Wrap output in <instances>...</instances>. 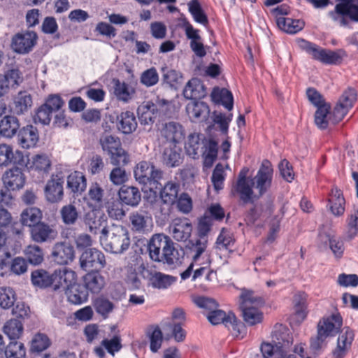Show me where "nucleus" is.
<instances>
[{
  "label": "nucleus",
  "instance_id": "1",
  "mask_svg": "<svg viewBox=\"0 0 358 358\" xmlns=\"http://www.w3.org/2000/svg\"><path fill=\"white\" fill-rule=\"evenodd\" d=\"M99 242L102 248L113 254H122L130 246V238L128 230L122 225L113 224L107 231H103L99 236Z\"/></svg>",
  "mask_w": 358,
  "mask_h": 358
},
{
  "label": "nucleus",
  "instance_id": "2",
  "mask_svg": "<svg viewBox=\"0 0 358 358\" xmlns=\"http://www.w3.org/2000/svg\"><path fill=\"white\" fill-rule=\"evenodd\" d=\"M134 177L140 184L148 186L152 190L158 188L159 181L163 178V171L150 162L142 161L138 163L134 171Z\"/></svg>",
  "mask_w": 358,
  "mask_h": 358
},
{
  "label": "nucleus",
  "instance_id": "3",
  "mask_svg": "<svg viewBox=\"0 0 358 358\" xmlns=\"http://www.w3.org/2000/svg\"><path fill=\"white\" fill-rule=\"evenodd\" d=\"M100 144L104 152L110 156L111 164L115 166L126 165L129 162V155L122 148L120 139L110 134H103Z\"/></svg>",
  "mask_w": 358,
  "mask_h": 358
},
{
  "label": "nucleus",
  "instance_id": "4",
  "mask_svg": "<svg viewBox=\"0 0 358 358\" xmlns=\"http://www.w3.org/2000/svg\"><path fill=\"white\" fill-rule=\"evenodd\" d=\"M338 2L334 10L329 12V17L341 26L348 24V17L352 21L358 22V6L353 3V0H336Z\"/></svg>",
  "mask_w": 358,
  "mask_h": 358
},
{
  "label": "nucleus",
  "instance_id": "5",
  "mask_svg": "<svg viewBox=\"0 0 358 358\" xmlns=\"http://www.w3.org/2000/svg\"><path fill=\"white\" fill-rule=\"evenodd\" d=\"M80 266L83 271H96L106 265L104 254L96 248L86 249L80 255Z\"/></svg>",
  "mask_w": 358,
  "mask_h": 358
},
{
  "label": "nucleus",
  "instance_id": "6",
  "mask_svg": "<svg viewBox=\"0 0 358 358\" xmlns=\"http://www.w3.org/2000/svg\"><path fill=\"white\" fill-rule=\"evenodd\" d=\"M38 36L35 31H26L15 34L11 41V48L15 52L25 55L36 45Z\"/></svg>",
  "mask_w": 358,
  "mask_h": 358
},
{
  "label": "nucleus",
  "instance_id": "7",
  "mask_svg": "<svg viewBox=\"0 0 358 358\" xmlns=\"http://www.w3.org/2000/svg\"><path fill=\"white\" fill-rule=\"evenodd\" d=\"M140 268H141L142 276L148 280L149 285L153 288L165 289L173 285L176 280V277L146 268L143 264Z\"/></svg>",
  "mask_w": 358,
  "mask_h": 358
},
{
  "label": "nucleus",
  "instance_id": "8",
  "mask_svg": "<svg viewBox=\"0 0 358 358\" xmlns=\"http://www.w3.org/2000/svg\"><path fill=\"white\" fill-rule=\"evenodd\" d=\"M273 168L268 160H264L253 179L255 188L258 189L260 195L264 194L270 188L273 178Z\"/></svg>",
  "mask_w": 358,
  "mask_h": 358
},
{
  "label": "nucleus",
  "instance_id": "9",
  "mask_svg": "<svg viewBox=\"0 0 358 358\" xmlns=\"http://www.w3.org/2000/svg\"><path fill=\"white\" fill-rule=\"evenodd\" d=\"M64 182L63 177L57 174H52L51 176L50 179L48 180L44 188L45 196L48 202L55 203L60 202L63 199Z\"/></svg>",
  "mask_w": 358,
  "mask_h": 358
},
{
  "label": "nucleus",
  "instance_id": "10",
  "mask_svg": "<svg viewBox=\"0 0 358 358\" xmlns=\"http://www.w3.org/2000/svg\"><path fill=\"white\" fill-rule=\"evenodd\" d=\"M76 280V272L66 267L55 269L52 273V286L55 291H64Z\"/></svg>",
  "mask_w": 358,
  "mask_h": 358
},
{
  "label": "nucleus",
  "instance_id": "11",
  "mask_svg": "<svg viewBox=\"0 0 358 358\" xmlns=\"http://www.w3.org/2000/svg\"><path fill=\"white\" fill-rule=\"evenodd\" d=\"M20 165L23 167L26 165L25 157L22 152L15 150L7 144H0V166H8L10 164Z\"/></svg>",
  "mask_w": 358,
  "mask_h": 358
},
{
  "label": "nucleus",
  "instance_id": "12",
  "mask_svg": "<svg viewBox=\"0 0 358 358\" xmlns=\"http://www.w3.org/2000/svg\"><path fill=\"white\" fill-rule=\"evenodd\" d=\"M85 224L88 227L89 231L94 234L103 236V231H107V218L104 214L100 212L90 211L85 216Z\"/></svg>",
  "mask_w": 358,
  "mask_h": 358
},
{
  "label": "nucleus",
  "instance_id": "13",
  "mask_svg": "<svg viewBox=\"0 0 358 358\" xmlns=\"http://www.w3.org/2000/svg\"><path fill=\"white\" fill-rule=\"evenodd\" d=\"M74 255L73 247L65 242L55 243L51 253L53 261L59 265H66L72 262Z\"/></svg>",
  "mask_w": 358,
  "mask_h": 358
},
{
  "label": "nucleus",
  "instance_id": "14",
  "mask_svg": "<svg viewBox=\"0 0 358 358\" xmlns=\"http://www.w3.org/2000/svg\"><path fill=\"white\" fill-rule=\"evenodd\" d=\"M155 236L158 237L159 242L162 243L160 251L164 255L165 263L169 266L176 264L179 260L178 252L171 238L163 234H155Z\"/></svg>",
  "mask_w": 358,
  "mask_h": 358
},
{
  "label": "nucleus",
  "instance_id": "15",
  "mask_svg": "<svg viewBox=\"0 0 358 358\" xmlns=\"http://www.w3.org/2000/svg\"><path fill=\"white\" fill-rule=\"evenodd\" d=\"M17 166L6 171L2 178L5 186L12 190L22 189L26 182L23 169Z\"/></svg>",
  "mask_w": 358,
  "mask_h": 358
},
{
  "label": "nucleus",
  "instance_id": "16",
  "mask_svg": "<svg viewBox=\"0 0 358 358\" xmlns=\"http://www.w3.org/2000/svg\"><path fill=\"white\" fill-rule=\"evenodd\" d=\"M170 231L176 241L185 242L191 236L192 224L187 218L175 219L170 226Z\"/></svg>",
  "mask_w": 358,
  "mask_h": 358
},
{
  "label": "nucleus",
  "instance_id": "17",
  "mask_svg": "<svg viewBox=\"0 0 358 358\" xmlns=\"http://www.w3.org/2000/svg\"><path fill=\"white\" fill-rule=\"evenodd\" d=\"M30 235L34 242L42 243L54 240L57 232L49 224L41 222L30 228Z\"/></svg>",
  "mask_w": 358,
  "mask_h": 358
},
{
  "label": "nucleus",
  "instance_id": "18",
  "mask_svg": "<svg viewBox=\"0 0 358 358\" xmlns=\"http://www.w3.org/2000/svg\"><path fill=\"white\" fill-rule=\"evenodd\" d=\"M343 324V320L339 314H333L327 318H324L317 325V331L320 334H323L327 338L334 336L339 332Z\"/></svg>",
  "mask_w": 358,
  "mask_h": 358
},
{
  "label": "nucleus",
  "instance_id": "19",
  "mask_svg": "<svg viewBox=\"0 0 358 358\" xmlns=\"http://www.w3.org/2000/svg\"><path fill=\"white\" fill-rule=\"evenodd\" d=\"M272 343L278 348L285 350L286 352L293 343V337L289 334V329L282 324H276L271 334Z\"/></svg>",
  "mask_w": 358,
  "mask_h": 358
},
{
  "label": "nucleus",
  "instance_id": "20",
  "mask_svg": "<svg viewBox=\"0 0 358 358\" xmlns=\"http://www.w3.org/2000/svg\"><path fill=\"white\" fill-rule=\"evenodd\" d=\"M17 137L18 144L25 149L35 147L39 140L38 129L33 125H27L21 128Z\"/></svg>",
  "mask_w": 358,
  "mask_h": 358
},
{
  "label": "nucleus",
  "instance_id": "21",
  "mask_svg": "<svg viewBox=\"0 0 358 358\" xmlns=\"http://www.w3.org/2000/svg\"><path fill=\"white\" fill-rule=\"evenodd\" d=\"M83 282L87 293L99 294L105 287L106 280L99 270L90 271L83 276Z\"/></svg>",
  "mask_w": 358,
  "mask_h": 358
},
{
  "label": "nucleus",
  "instance_id": "22",
  "mask_svg": "<svg viewBox=\"0 0 358 358\" xmlns=\"http://www.w3.org/2000/svg\"><path fill=\"white\" fill-rule=\"evenodd\" d=\"M162 136L164 137L170 144H177L185 138V132L182 126L176 122H169L164 124Z\"/></svg>",
  "mask_w": 358,
  "mask_h": 358
},
{
  "label": "nucleus",
  "instance_id": "23",
  "mask_svg": "<svg viewBox=\"0 0 358 358\" xmlns=\"http://www.w3.org/2000/svg\"><path fill=\"white\" fill-rule=\"evenodd\" d=\"M118 196L122 205L135 207L141 200V193L138 187L122 185L118 191Z\"/></svg>",
  "mask_w": 358,
  "mask_h": 358
},
{
  "label": "nucleus",
  "instance_id": "24",
  "mask_svg": "<svg viewBox=\"0 0 358 358\" xmlns=\"http://www.w3.org/2000/svg\"><path fill=\"white\" fill-rule=\"evenodd\" d=\"M186 110L192 121L206 122L210 115L208 105L203 101H193L186 106Z\"/></svg>",
  "mask_w": 358,
  "mask_h": 358
},
{
  "label": "nucleus",
  "instance_id": "25",
  "mask_svg": "<svg viewBox=\"0 0 358 358\" xmlns=\"http://www.w3.org/2000/svg\"><path fill=\"white\" fill-rule=\"evenodd\" d=\"M183 96L187 99H201L206 96V88L203 82L196 78H192L186 84Z\"/></svg>",
  "mask_w": 358,
  "mask_h": 358
},
{
  "label": "nucleus",
  "instance_id": "26",
  "mask_svg": "<svg viewBox=\"0 0 358 358\" xmlns=\"http://www.w3.org/2000/svg\"><path fill=\"white\" fill-rule=\"evenodd\" d=\"M137 120L131 111H123L117 116V128L124 134H131L137 128Z\"/></svg>",
  "mask_w": 358,
  "mask_h": 358
},
{
  "label": "nucleus",
  "instance_id": "27",
  "mask_svg": "<svg viewBox=\"0 0 358 358\" xmlns=\"http://www.w3.org/2000/svg\"><path fill=\"white\" fill-rule=\"evenodd\" d=\"M162 162L168 167H176L182 162V150L176 144L166 147L162 154Z\"/></svg>",
  "mask_w": 358,
  "mask_h": 358
},
{
  "label": "nucleus",
  "instance_id": "28",
  "mask_svg": "<svg viewBox=\"0 0 358 358\" xmlns=\"http://www.w3.org/2000/svg\"><path fill=\"white\" fill-rule=\"evenodd\" d=\"M68 301L75 305H80L88 299V293L86 287L81 284L77 283V280L64 290Z\"/></svg>",
  "mask_w": 358,
  "mask_h": 358
},
{
  "label": "nucleus",
  "instance_id": "29",
  "mask_svg": "<svg viewBox=\"0 0 358 358\" xmlns=\"http://www.w3.org/2000/svg\"><path fill=\"white\" fill-rule=\"evenodd\" d=\"M19 120L13 115H6L0 121V136L11 138L19 131Z\"/></svg>",
  "mask_w": 358,
  "mask_h": 358
},
{
  "label": "nucleus",
  "instance_id": "30",
  "mask_svg": "<svg viewBox=\"0 0 358 358\" xmlns=\"http://www.w3.org/2000/svg\"><path fill=\"white\" fill-rule=\"evenodd\" d=\"M138 120L142 125H152L159 115L152 101L143 103L137 108Z\"/></svg>",
  "mask_w": 358,
  "mask_h": 358
},
{
  "label": "nucleus",
  "instance_id": "31",
  "mask_svg": "<svg viewBox=\"0 0 358 358\" xmlns=\"http://www.w3.org/2000/svg\"><path fill=\"white\" fill-rule=\"evenodd\" d=\"M87 187V180L83 173L74 171L67 177V188L77 196L81 195Z\"/></svg>",
  "mask_w": 358,
  "mask_h": 358
},
{
  "label": "nucleus",
  "instance_id": "32",
  "mask_svg": "<svg viewBox=\"0 0 358 358\" xmlns=\"http://www.w3.org/2000/svg\"><path fill=\"white\" fill-rule=\"evenodd\" d=\"M7 266L12 274L20 275L27 272L28 263L26 259L21 257L13 258L10 262L6 259L0 258V269H4Z\"/></svg>",
  "mask_w": 358,
  "mask_h": 358
},
{
  "label": "nucleus",
  "instance_id": "33",
  "mask_svg": "<svg viewBox=\"0 0 358 358\" xmlns=\"http://www.w3.org/2000/svg\"><path fill=\"white\" fill-rule=\"evenodd\" d=\"M33 104L32 97L27 91H20L14 97L13 110L17 115L28 111Z\"/></svg>",
  "mask_w": 358,
  "mask_h": 358
},
{
  "label": "nucleus",
  "instance_id": "34",
  "mask_svg": "<svg viewBox=\"0 0 358 358\" xmlns=\"http://www.w3.org/2000/svg\"><path fill=\"white\" fill-rule=\"evenodd\" d=\"M211 99L213 102L222 104L228 110H231L233 108L234 98L232 93L226 88H214L211 93Z\"/></svg>",
  "mask_w": 358,
  "mask_h": 358
},
{
  "label": "nucleus",
  "instance_id": "35",
  "mask_svg": "<svg viewBox=\"0 0 358 358\" xmlns=\"http://www.w3.org/2000/svg\"><path fill=\"white\" fill-rule=\"evenodd\" d=\"M276 22L280 29L291 34L300 31L305 26L303 20L291 17H278Z\"/></svg>",
  "mask_w": 358,
  "mask_h": 358
},
{
  "label": "nucleus",
  "instance_id": "36",
  "mask_svg": "<svg viewBox=\"0 0 358 358\" xmlns=\"http://www.w3.org/2000/svg\"><path fill=\"white\" fill-rule=\"evenodd\" d=\"M180 185L172 181L167 182L160 191V197L165 204L173 205L176 203Z\"/></svg>",
  "mask_w": 358,
  "mask_h": 358
},
{
  "label": "nucleus",
  "instance_id": "37",
  "mask_svg": "<svg viewBox=\"0 0 358 358\" xmlns=\"http://www.w3.org/2000/svg\"><path fill=\"white\" fill-rule=\"evenodd\" d=\"M208 238L198 237L194 240H189L186 248L192 255V262H197L200 257L207 248Z\"/></svg>",
  "mask_w": 358,
  "mask_h": 358
},
{
  "label": "nucleus",
  "instance_id": "38",
  "mask_svg": "<svg viewBox=\"0 0 358 358\" xmlns=\"http://www.w3.org/2000/svg\"><path fill=\"white\" fill-rule=\"evenodd\" d=\"M338 52L343 51L341 50L333 51L319 47L313 59L325 64H338L342 61V56L339 55Z\"/></svg>",
  "mask_w": 358,
  "mask_h": 358
},
{
  "label": "nucleus",
  "instance_id": "39",
  "mask_svg": "<svg viewBox=\"0 0 358 358\" xmlns=\"http://www.w3.org/2000/svg\"><path fill=\"white\" fill-rule=\"evenodd\" d=\"M51 345V341L48 336L42 333H38L34 336L31 341L30 352L35 357L45 351Z\"/></svg>",
  "mask_w": 358,
  "mask_h": 358
},
{
  "label": "nucleus",
  "instance_id": "40",
  "mask_svg": "<svg viewBox=\"0 0 358 358\" xmlns=\"http://www.w3.org/2000/svg\"><path fill=\"white\" fill-rule=\"evenodd\" d=\"M51 160L46 154L36 155L32 157L30 169L40 173L48 174L51 169Z\"/></svg>",
  "mask_w": 358,
  "mask_h": 358
},
{
  "label": "nucleus",
  "instance_id": "41",
  "mask_svg": "<svg viewBox=\"0 0 358 358\" xmlns=\"http://www.w3.org/2000/svg\"><path fill=\"white\" fill-rule=\"evenodd\" d=\"M319 242L321 243H327L335 257H341L344 252L343 242L336 239L334 236H330L326 233H320L319 235Z\"/></svg>",
  "mask_w": 358,
  "mask_h": 358
},
{
  "label": "nucleus",
  "instance_id": "42",
  "mask_svg": "<svg viewBox=\"0 0 358 358\" xmlns=\"http://www.w3.org/2000/svg\"><path fill=\"white\" fill-rule=\"evenodd\" d=\"M42 211L36 207H29L24 209L21 213V222L23 225L29 227L41 222Z\"/></svg>",
  "mask_w": 358,
  "mask_h": 358
},
{
  "label": "nucleus",
  "instance_id": "43",
  "mask_svg": "<svg viewBox=\"0 0 358 358\" xmlns=\"http://www.w3.org/2000/svg\"><path fill=\"white\" fill-rule=\"evenodd\" d=\"M129 220L131 223L132 229L136 231H143L147 227V224L151 221V217L149 213L145 210H138L131 214Z\"/></svg>",
  "mask_w": 358,
  "mask_h": 358
},
{
  "label": "nucleus",
  "instance_id": "44",
  "mask_svg": "<svg viewBox=\"0 0 358 358\" xmlns=\"http://www.w3.org/2000/svg\"><path fill=\"white\" fill-rule=\"evenodd\" d=\"M31 280L35 287L46 288L52 286V273L43 269H36L31 272Z\"/></svg>",
  "mask_w": 358,
  "mask_h": 358
},
{
  "label": "nucleus",
  "instance_id": "45",
  "mask_svg": "<svg viewBox=\"0 0 358 358\" xmlns=\"http://www.w3.org/2000/svg\"><path fill=\"white\" fill-rule=\"evenodd\" d=\"M162 71L163 82L169 87L176 90L182 83L183 78L181 73L168 67L162 68Z\"/></svg>",
  "mask_w": 358,
  "mask_h": 358
},
{
  "label": "nucleus",
  "instance_id": "46",
  "mask_svg": "<svg viewBox=\"0 0 358 358\" xmlns=\"http://www.w3.org/2000/svg\"><path fill=\"white\" fill-rule=\"evenodd\" d=\"M59 214L63 223L66 225H73L78 220L79 213L75 205L69 203L63 206Z\"/></svg>",
  "mask_w": 358,
  "mask_h": 358
},
{
  "label": "nucleus",
  "instance_id": "47",
  "mask_svg": "<svg viewBox=\"0 0 358 358\" xmlns=\"http://www.w3.org/2000/svg\"><path fill=\"white\" fill-rule=\"evenodd\" d=\"M23 324L22 320L10 319L3 326V331L10 340L19 338L23 333Z\"/></svg>",
  "mask_w": 358,
  "mask_h": 358
},
{
  "label": "nucleus",
  "instance_id": "48",
  "mask_svg": "<svg viewBox=\"0 0 358 358\" xmlns=\"http://www.w3.org/2000/svg\"><path fill=\"white\" fill-rule=\"evenodd\" d=\"M232 114L226 115L221 112L214 111L212 114V119L214 124L217 125L220 133L227 136L229 123L232 120Z\"/></svg>",
  "mask_w": 358,
  "mask_h": 358
},
{
  "label": "nucleus",
  "instance_id": "49",
  "mask_svg": "<svg viewBox=\"0 0 358 358\" xmlns=\"http://www.w3.org/2000/svg\"><path fill=\"white\" fill-rule=\"evenodd\" d=\"M331 106L330 104L323 105L317 108L315 113V123L320 129H326L328 127Z\"/></svg>",
  "mask_w": 358,
  "mask_h": 358
},
{
  "label": "nucleus",
  "instance_id": "50",
  "mask_svg": "<svg viewBox=\"0 0 358 358\" xmlns=\"http://www.w3.org/2000/svg\"><path fill=\"white\" fill-rule=\"evenodd\" d=\"M188 9L195 22L207 26L208 19L198 0H192L188 3Z\"/></svg>",
  "mask_w": 358,
  "mask_h": 358
},
{
  "label": "nucleus",
  "instance_id": "51",
  "mask_svg": "<svg viewBox=\"0 0 358 358\" xmlns=\"http://www.w3.org/2000/svg\"><path fill=\"white\" fill-rule=\"evenodd\" d=\"M207 318L213 325L223 323L226 327H228V321H231L230 320L231 319L234 320V314L229 313V314L227 315L224 311L215 308L208 313Z\"/></svg>",
  "mask_w": 358,
  "mask_h": 358
},
{
  "label": "nucleus",
  "instance_id": "52",
  "mask_svg": "<svg viewBox=\"0 0 358 358\" xmlns=\"http://www.w3.org/2000/svg\"><path fill=\"white\" fill-rule=\"evenodd\" d=\"M6 358H23L26 351L24 344L15 340H10L3 350Z\"/></svg>",
  "mask_w": 358,
  "mask_h": 358
},
{
  "label": "nucleus",
  "instance_id": "53",
  "mask_svg": "<svg viewBox=\"0 0 358 358\" xmlns=\"http://www.w3.org/2000/svg\"><path fill=\"white\" fill-rule=\"evenodd\" d=\"M162 244V242H159L158 237H155V235H153L148 244V251L152 261L166 264L165 260H164V255L160 251Z\"/></svg>",
  "mask_w": 358,
  "mask_h": 358
},
{
  "label": "nucleus",
  "instance_id": "54",
  "mask_svg": "<svg viewBox=\"0 0 358 358\" xmlns=\"http://www.w3.org/2000/svg\"><path fill=\"white\" fill-rule=\"evenodd\" d=\"M260 350L264 358H284L287 353L273 343H263Z\"/></svg>",
  "mask_w": 358,
  "mask_h": 358
},
{
  "label": "nucleus",
  "instance_id": "55",
  "mask_svg": "<svg viewBox=\"0 0 358 358\" xmlns=\"http://www.w3.org/2000/svg\"><path fill=\"white\" fill-rule=\"evenodd\" d=\"M16 301V294L11 287H0V307L8 309L13 307Z\"/></svg>",
  "mask_w": 358,
  "mask_h": 358
},
{
  "label": "nucleus",
  "instance_id": "56",
  "mask_svg": "<svg viewBox=\"0 0 358 358\" xmlns=\"http://www.w3.org/2000/svg\"><path fill=\"white\" fill-rule=\"evenodd\" d=\"M94 307L96 313L106 319L113 310L114 304L105 297H98L94 302Z\"/></svg>",
  "mask_w": 358,
  "mask_h": 358
},
{
  "label": "nucleus",
  "instance_id": "57",
  "mask_svg": "<svg viewBox=\"0 0 358 358\" xmlns=\"http://www.w3.org/2000/svg\"><path fill=\"white\" fill-rule=\"evenodd\" d=\"M244 321L250 325H255L262 320V314L254 307H245L241 308Z\"/></svg>",
  "mask_w": 358,
  "mask_h": 358
},
{
  "label": "nucleus",
  "instance_id": "58",
  "mask_svg": "<svg viewBox=\"0 0 358 358\" xmlns=\"http://www.w3.org/2000/svg\"><path fill=\"white\" fill-rule=\"evenodd\" d=\"M101 345L108 353L114 356L115 353L119 352L122 348L121 336L119 334H115L110 339H103Z\"/></svg>",
  "mask_w": 358,
  "mask_h": 358
},
{
  "label": "nucleus",
  "instance_id": "59",
  "mask_svg": "<svg viewBox=\"0 0 358 358\" xmlns=\"http://www.w3.org/2000/svg\"><path fill=\"white\" fill-rule=\"evenodd\" d=\"M133 90L125 83H121L117 80L115 83L114 94L118 100L127 102L131 99V95Z\"/></svg>",
  "mask_w": 358,
  "mask_h": 358
},
{
  "label": "nucleus",
  "instance_id": "60",
  "mask_svg": "<svg viewBox=\"0 0 358 358\" xmlns=\"http://www.w3.org/2000/svg\"><path fill=\"white\" fill-rule=\"evenodd\" d=\"M210 217L212 222H222L225 217L224 208L219 203H212L206 210L204 214Z\"/></svg>",
  "mask_w": 358,
  "mask_h": 358
},
{
  "label": "nucleus",
  "instance_id": "61",
  "mask_svg": "<svg viewBox=\"0 0 358 358\" xmlns=\"http://www.w3.org/2000/svg\"><path fill=\"white\" fill-rule=\"evenodd\" d=\"M26 255L29 263L38 265L43 260V253L38 245H29L26 249Z\"/></svg>",
  "mask_w": 358,
  "mask_h": 358
},
{
  "label": "nucleus",
  "instance_id": "62",
  "mask_svg": "<svg viewBox=\"0 0 358 358\" xmlns=\"http://www.w3.org/2000/svg\"><path fill=\"white\" fill-rule=\"evenodd\" d=\"M358 210H355L347 219L346 236L352 240L358 234Z\"/></svg>",
  "mask_w": 358,
  "mask_h": 358
},
{
  "label": "nucleus",
  "instance_id": "63",
  "mask_svg": "<svg viewBox=\"0 0 358 358\" xmlns=\"http://www.w3.org/2000/svg\"><path fill=\"white\" fill-rule=\"evenodd\" d=\"M141 83L146 87H152L159 81V75L155 68L152 67L144 71L141 76Z\"/></svg>",
  "mask_w": 358,
  "mask_h": 358
},
{
  "label": "nucleus",
  "instance_id": "64",
  "mask_svg": "<svg viewBox=\"0 0 358 358\" xmlns=\"http://www.w3.org/2000/svg\"><path fill=\"white\" fill-rule=\"evenodd\" d=\"M52 112L43 103L37 109L34 117V122L44 125L49 124L52 118Z\"/></svg>",
  "mask_w": 358,
  "mask_h": 358
}]
</instances>
